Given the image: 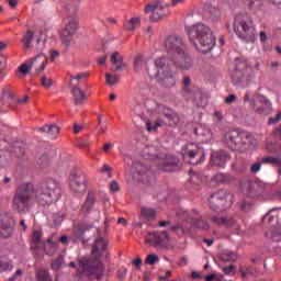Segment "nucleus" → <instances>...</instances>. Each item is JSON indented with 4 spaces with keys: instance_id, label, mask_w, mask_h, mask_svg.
Listing matches in <instances>:
<instances>
[{
    "instance_id": "nucleus-1",
    "label": "nucleus",
    "mask_w": 281,
    "mask_h": 281,
    "mask_svg": "<svg viewBox=\"0 0 281 281\" xmlns=\"http://www.w3.org/2000/svg\"><path fill=\"white\" fill-rule=\"evenodd\" d=\"M187 34L190 43L202 54L212 52L216 45V37L207 24L201 22L187 27Z\"/></svg>"
},
{
    "instance_id": "nucleus-2",
    "label": "nucleus",
    "mask_w": 281,
    "mask_h": 281,
    "mask_svg": "<svg viewBox=\"0 0 281 281\" xmlns=\"http://www.w3.org/2000/svg\"><path fill=\"white\" fill-rule=\"evenodd\" d=\"M147 74L150 78H156L158 85L166 89H172L177 85V80H179V75L170 70L166 57L156 59L155 65L151 68H147Z\"/></svg>"
},
{
    "instance_id": "nucleus-3",
    "label": "nucleus",
    "mask_w": 281,
    "mask_h": 281,
    "mask_svg": "<svg viewBox=\"0 0 281 281\" xmlns=\"http://www.w3.org/2000/svg\"><path fill=\"white\" fill-rule=\"evenodd\" d=\"M63 196V189L60 184L56 182L54 179H46L41 182L37 191L36 199L38 205L45 207V205H52V203H56Z\"/></svg>"
},
{
    "instance_id": "nucleus-4",
    "label": "nucleus",
    "mask_w": 281,
    "mask_h": 281,
    "mask_svg": "<svg viewBox=\"0 0 281 281\" xmlns=\"http://www.w3.org/2000/svg\"><path fill=\"white\" fill-rule=\"evenodd\" d=\"M233 27L238 38L245 43H256V26L247 15L243 13L235 15Z\"/></svg>"
},
{
    "instance_id": "nucleus-5",
    "label": "nucleus",
    "mask_w": 281,
    "mask_h": 281,
    "mask_svg": "<svg viewBox=\"0 0 281 281\" xmlns=\"http://www.w3.org/2000/svg\"><path fill=\"white\" fill-rule=\"evenodd\" d=\"M34 186L30 183L21 184L15 195L13 196L12 205L13 210L19 212V214H24L30 210V203L34 200Z\"/></svg>"
},
{
    "instance_id": "nucleus-6",
    "label": "nucleus",
    "mask_w": 281,
    "mask_h": 281,
    "mask_svg": "<svg viewBox=\"0 0 281 281\" xmlns=\"http://www.w3.org/2000/svg\"><path fill=\"white\" fill-rule=\"evenodd\" d=\"M254 80H256V72L247 67V64H238L236 69L232 76V82L237 89H247L254 85Z\"/></svg>"
},
{
    "instance_id": "nucleus-7",
    "label": "nucleus",
    "mask_w": 281,
    "mask_h": 281,
    "mask_svg": "<svg viewBox=\"0 0 281 281\" xmlns=\"http://www.w3.org/2000/svg\"><path fill=\"white\" fill-rule=\"evenodd\" d=\"M181 155L186 164L199 166L205 161V149L194 143L184 145L181 149Z\"/></svg>"
},
{
    "instance_id": "nucleus-8",
    "label": "nucleus",
    "mask_w": 281,
    "mask_h": 281,
    "mask_svg": "<svg viewBox=\"0 0 281 281\" xmlns=\"http://www.w3.org/2000/svg\"><path fill=\"white\" fill-rule=\"evenodd\" d=\"M169 8L170 5H168V3L165 2H159L157 0L149 2L146 7H145V12L146 14H150L149 15V21H161V19H165V16H168L169 14Z\"/></svg>"
},
{
    "instance_id": "nucleus-9",
    "label": "nucleus",
    "mask_w": 281,
    "mask_h": 281,
    "mask_svg": "<svg viewBox=\"0 0 281 281\" xmlns=\"http://www.w3.org/2000/svg\"><path fill=\"white\" fill-rule=\"evenodd\" d=\"M224 142L231 150H243V147L247 144V135L236 130H231L225 133Z\"/></svg>"
},
{
    "instance_id": "nucleus-10",
    "label": "nucleus",
    "mask_w": 281,
    "mask_h": 281,
    "mask_svg": "<svg viewBox=\"0 0 281 281\" xmlns=\"http://www.w3.org/2000/svg\"><path fill=\"white\" fill-rule=\"evenodd\" d=\"M177 124H179V114L168 110L167 112H164V119H158L155 122V125H153V123L147 122L146 126H147V131L150 133L151 131H157V128H159V126H170L171 128H175V126H177Z\"/></svg>"
},
{
    "instance_id": "nucleus-11",
    "label": "nucleus",
    "mask_w": 281,
    "mask_h": 281,
    "mask_svg": "<svg viewBox=\"0 0 281 281\" xmlns=\"http://www.w3.org/2000/svg\"><path fill=\"white\" fill-rule=\"evenodd\" d=\"M168 240H170V236L166 231L148 233L145 237V243L150 245V247H155V249L166 247L168 245Z\"/></svg>"
},
{
    "instance_id": "nucleus-12",
    "label": "nucleus",
    "mask_w": 281,
    "mask_h": 281,
    "mask_svg": "<svg viewBox=\"0 0 281 281\" xmlns=\"http://www.w3.org/2000/svg\"><path fill=\"white\" fill-rule=\"evenodd\" d=\"M92 258L93 260H100L101 258H109V240L102 236H98L94 239L92 246Z\"/></svg>"
},
{
    "instance_id": "nucleus-13",
    "label": "nucleus",
    "mask_w": 281,
    "mask_h": 281,
    "mask_svg": "<svg viewBox=\"0 0 281 281\" xmlns=\"http://www.w3.org/2000/svg\"><path fill=\"white\" fill-rule=\"evenodd\" d=\"M70 189L75 194H85L87 192V184L85 183V175L72 170L69 176Z\"/></svg>"
},
{
    "instance_id": "nucleus-14",
    "label": "nucleus",
    "mask_w": 281,
    "mask_h": 281,
    "mask_svg": "<svg viewBox=\"0 0 281 281\" xmlns=\"http://www.w3.org/2000/svg\"><path fill=\"white\" fill-rule=\"evenodd\" d=\"M182 218L189 223L190 227H196L198 229H210V224L199 216V212H182Z\"/></svg>"
},
{
    "instance_id": "nucleus-15",
    "label": "nucleus",
    "mask_w": 281,
    "mask_h": 281,
    "mask_svg": "<svg viewBox=\"0 0 281 281\" xmlns=\"http://www.w3.org/2000/svg\"><path fill=\"white\" fill-rule=\"evenodd\" d=\"M31 250L38 258L45 256V243L43 241V231H33L31 236Z\"/></svg>"
},
{
    "instance_id": "nucleus-16",
    "label": "nucleus",
    "mask_w": 281,
    "mask_h": 281,
    "mask_svg": "<svg viewBox=\"0 0 281 281\" xmlns=\"http://www.w3.org/2000/svg\"><path fill=\"white\" fill-rule=\"evenodd\" d=\"M228 196L229 192L227 190H220L213 193L209 199L210 209L213 212H218V210L225 205Z\"/></svg>"
},
{
    "instance_id": "nucleus-17",
    "label": "nucleus",
    "mask_w": 281,
    "mask_h": 281,
    "mask_svg": "<svg viewBox=\"0 0 281 281\" xmlns=\"http://www.w3.org/2000/svg\"><path fill=\"white\" fill-rule=\"evenodd\" d=\"M170 58L173 65L179 69H192V65H194L192 58L188 56L186 48L178 52L177 54H173Z\"/></svg>"
},
{
    "instance_id": "nucleus-18",
    "label": "nucleus",
    "mask_w": 281,
    "mask_h": 281,
    "mask_svg": "<svg viewBox=\"0 0 281 281\" xmlns=\"http://www.w3.org/2000/svg\"><path fill=\"white\" fill-rule=\"evenodd\" d=\"M14 233V217L10 214H4L0 218V237L10 238Z\"/></svg>"
},
{
    "instance_id": "nucleus-19",
    "label": "nucleus",
    "mask_w": 281,
    "mask_h": 281,
    "mask_svg": "<svg viewBox=\"0 0 281 281\" xmlns=\"http://www.w3.org/2000/svg\"><path fill=\"white\" fill-rule=\"evenodd\" d=\"M133 179L138 183H148V177H150V170L145 167L144 164L136 161L133 164Z\"/></svg>"
},
{
    "instance_id": "nucleus-20",
    "label": "nucleus",
    "mask_w": 281,
    "mask_h": 281,
    "mask_svg": "<svg viewBox=\"0 0 281 281\" xmlns=\"http://www.w3.org/2000/svg\"><path fill=\"white\" fill-rule=\"evenodd\" d=\"M165 46L167 49V53L169 54V58L171 56H175L178 52H182V49H186V46L183 45V40L177 35H171L167 38L165 42Z\"/></svg>"
},
{
    "instance_id": "nucleus-21",
    "label": "nucleus",
    "mask_w": 281,
    "mask_h": 281,
    "mask_svg": "<svg viewBox=\"0 0 281 281\" xmlns=\"http://www.w3.org/2000/svg\"><path fill=\"white\" fill-rule=\"evenodd\" d=\"M232 159V156L227 151H213L211 154V166H216L217 168H225V164Z\"/></svg>"
},
{
    "instance_id": "nucleus-22",
    "label": "nucleus",
    "mask_w": 281,
    "mask_h": 281,
    "mask_svg": "<svg viewBox=\"0 0 281 281\" xmlns=\"http://www.w3.org/2000/svg\"><path fill=\"white\" fill-rule=\"evenodd\" d=\"M211 221L215 225H224V227H227L228 229H234L235 232H238V229H240V225H238V222H236L234 217H221L215 215L211 217Z\"/></svg>"
},
{
    "instance_id": "nucleus-23",
    "label": "nucleus",
    "mask_w": 281,
    "mask_h": 281,
    "mask_svg": "<svg viewBox=\"0 0 281 281\" xmlns=\"http://www.w3.org/2000/svg\"><path fill=\"white\" fill-rule=\"evenodd\" d=\"M45 67H47V56H45V54H40L35 56L30 65V69H34V76L43 74V71H45Z\"/></svg>"
},
{
    "instance_id": "nucleus-24",
    "label": "nucleus",
    "mask_w": 281,
    "mask_h": 281,
    "mask_svg": "<svg viewBox=\"0 0 281 281\" xmlns=\"http://www.w3.org/2000/svg\"><path fill=\"white\" fill-rule=\"evenodd\" d=\"M76 30H78V21L72 20L66 24L61 32V41L65 45H69V43H71V36L76 34Z\"/></svg>"
},
{
    "instance_id": "nucleus-25",
    "label": "nucleus",
    "mask_w": 281,
    "mask_h": 281,
    "mask_svg": "<svg viewBox=\"0 0 281 281\" xmlns=\"http://www.w3.org/2000/svg\"><path fill=\"white\" fill-rule=\"evenodd\" d=\"M87 232H89V226H87V224H78L72 231V240L75 243H80V240H85V234H87Z\"/></svg>"
},
{
    "instance_id": "nucleus-26",
    "label": "nucleus",
    "mask_w": 281,
    "mask_h": 281,
    "mask_svg": "<svg viewBox=\"0 0 281 281\" xmlns=\"http://www.w3.org/2000/svg\"><path fill=\"white\" fill-rule=\"evenodd\" d=\"M81 83L71 86V94L74 95L75 104H85V100H87V93L80 89Z\"/></svg>"
},
{
    "instance_id": "nucleus-27",
    "label": "nucleus",
    "mask_w": 281,
    "mask_h": 281,
    "mask_svg": "<svg viewBox=\"0 0 281 281\" xmlns=\"http://www.w3.org/2000/svg\"><path fill=\"white\" fill-rule=\"evenodd\" d=\"M93 205H95V193L93 191L88 192L86 201L81 206V212L83 214H89L91 210H93Z\"/></svg>"
},
{
    "instance_id": "nucleus-28",
    "label": "nucleus",
    "mask_w": 281,
    "mask_h": 281,
    "mask_svg": "<svg viewBox=\"0 0 281 281\" xmlns=\"http://www.w3.org/2000/svg\"><path fill=\"white\" fill-rule=\"evenodd\" d=\"M111 63L113 64L112 71H122L126 65H124V57L115 52L111 56Z\"/></svg>"
},
{
    "instance_id": "nucleus-29",
    "label": "nucleus",
    "mask_w": 281,
    "mask_h": 281,
    "mask_svg": "<svg viewBox=\"0 0 281 281\" xmlns=\"http://www.w3.org/2000/svg\"><path fill=\"white\" fill-rule=\"evenodd\" d=\"M42 133H45L49 139H56L58 137V133H60V127L53 125V124H46L43 127L40 128Z\"/></svg>"
},
{
    "instance_id": "nucleus-30",
    "label": "nucleus",
    "mask_w": 281,
    "mask_h": 281,
    "mask_svg": "<svg viewBox=\"0 0 281 281\" xmlns=\"http://www.w3.org/2000/svg\"><path fill=\"white\" fill-rule=\"evenodd\" d=\"M164 172H175L179 168V159L168 157L167 160L160 166Z\"/></svg>"
},
{
    "instance_id": "nucleus-31",
    "label": "nucleus",
    "mask_w": 281,
    "mask_h": 281,
    "mask_svg": "<svg viewBox=\"0 0 281 281\" xmlns=\"http://www.w3.org/2000/svg\"><path fill=\"white\" fill-rule=\"evenodd\" d=\"M155 218H157V211L155 209L146 206L140 209V221H143V223L155 221Z\"/></svg>"
},
{
    "instance_id": "nucleus-32",
    "label": "nucleus",
    "mask_w": 281,
    "mask_h": 281,
    "mask_svg": "<svg viewBox=\"0 0 281 281\" xmlns=\"http://www.w3.org/2000/svg\"><path fill=\"white\" fill-rule=\"evenodd\" d=\"M157 147L153 145L145 146V148L142 151V156L144 157V159H157Z\"/></svg>"
},
{
    "instance_id": "nucleus-33",
    "label": "nucleus",
    "mask_w": 281,
    "mask_h": 281,
    "mask_svg": "<svg viewBox=\"0 0 281 281\" xmlns=\"http://www.w3.org/2000/svg\"><path fill=\"white\" fill-rule=\"evenodd\" d=\"M220 258L223 262H236V260H238V255H236V252H232V250H224Z\"/></svg>"
},
{
    "instance_id": "nucleus-34",
    "label": "nucleus",
    "mask_w": 281,
    "mask_h": 281,
    "mask_svg": "<svg viewBox=\"0 0 281 281\" xmlns=\"http://www.w3.org/2000/svg\"><path fill=\"white\" fill-rule=\"evenodd\" d=\"M32 41H34V32L29 30L26 34L23 35L21 43L26 49H30V47H32Z\"/></svg>"
},
{
    "instance_id": "nucleus-35",
    "label": "nucleus",
    "mask_w": 281,
    "mask_h": 281,
    "mask_svg": "<svg viewBox=\"0 0 281 281\" xmlns=\"http://www.w3.org/2000/svg\"><path fill=\"white\" fill-rule=\"evenodd\" d=\"M257 102H259V111H267L271 109V101L265 95H257Z\"/></svg>"
},
{
    "instance_id": "nucleus-36",
    "label": "nucleus",
    "mask_w": 281,
    "mask_h": 281,
    "mask_svg": "<svg viewBox=\"0 0 281 281\" xmlns=\"http://www.w3.org/2000/svg\"><path fill=\"white\" fill-rule=\"evenodd\" d=\"M140 23L142 20H139V18H132L124 24V29L127 30V32H133L135 27H139Z\"/></svg>"
},
{
    "instance_id": "nucleus-37",
    "label": "nucleus",
    "mask_w": 281,
    "mask_h": 281,
    "mask_svg": "<svg viewBox=\"0 0 281 281\" xmlns=\"http://www.w3.org/2000/svg\"><path fill=\"white\" fill-rule=\"evenodd\" d=\"M104 263L98 259L97 265L94 266L93 273L97 276V279L100 280L104 278Z\"/></svg>"
},
{
    "instance_id": "nucleus-38",
    "label": "nucleus",
    "mask_w": 281,
    "mask_h": 281,
    "mask_svg": "<svg viewBox=\"0 0 281 281\" xmlns=\"http://www.w3.org/2000/svg\"><path fill=\"white\" fill-rule=\"evenodd\" d=\"M171 232H175L178 236H186V234H190L189 226L176 225L170 228Z\"/></svg>"
},
{
    "instance_id": "nucleus-39",
    "label": "nucleus",
    "mask_w": 281,
    "mask_h": 281,
    "mask_svg": "<svg viewBox=\"0 0 281 281\" xmlns=\"http://www.w3.org/2000/svg\"><path fill=\"white\" fill-rule=\"evenodd\" d=\"M261 164H270V166H281V158L280 157H274V156H269V157H263L261 159Z\"/></svg>"
},
{
    "instance_id": "nucleus-40",
    "label": "nucleus",
    "mask_w": 281,
    "mask_h": 281,
    "mask_svg": "<svg viewBox=\"0 0 281 281\" xmlns=\"http://www.w3.org/2000/svg\"><path fill=\"white\" fill-rule=\"evenodd\" d=\"M243 3L255 10H260L262 8V0H243Z\"/></svg>"
},
{
    "instance_id": "nucleus-41",
    "label": "nucleus",
    "mask_w": 281,
    "mask_h": 281,
    "mask_svg": "<svg viewBox=\"0 0 281 281\" xmlns=\"http://www.w3.org/2000/svg\"><path fill=\"white\" fill-rule=\"evenodd\" d=\"M279 207H274L272 210H270L265 216H263V221H269V223H278V215H273L274 212H278Z\"/></svg>"
},
{
    "instance_id": "nucleus-42",
    "label": "nucleus",
    "mask_w": 281,
    "mask_h": 281,
    "mask_svg": "<svg viewBox=\"0 0 281 281\" xmlns=\"http://www.w3.org/2000/svg\"><path fill=\"white\" fill-rule=\"evenodd\" d=\"M214 181H216V183H229V181H232V179L229 178V175L227 173H216L213 177Z\"/></svg>"
},
{
    "instance_id": "nucleus-43",
    "label": "nucleus",
    "mask_w": 281,
    "mask_h": 281,
    "mask_svg": "<svg viewBox=\"0 0 281 281\" xmlns=\"http://www.w3.org/2000/svg\"><path fill=\"white\" fill-rule=\"evenodd\" d=\"M36 276L38 281H52V277L49 276V272L45 269H40L36 272Z\"/></svg>"
},
{
    "instance_id": "nucleus-44",
    "label": "nucleus",
    "mask_w": 281,
    "mask_h": 281,
    "mask_svg": "<svg viewBox=\"0 0 281 281\" xmlns=\"http://www.w3.org/2000/svg\"><path fill=\"white\" fill-rule=\"evenodd\" d=\"M14 269V266H12V261L8 259H1L0 260V271H12Z\"/></svg>"
},
{
    "instance_id": "nucleus-45",
    "label": "nucleus",
    "mask_w": 281,
    "mask_h": 281,
    "mask_svg": "<svg viewBox=\"0 0 281 281\" xmlns=\"http://www.w3.org/2000/svg\"><path fill=\"white\" fill-rule=\"evenodd\" d=\"M240 274L243 276V278H247V276H254L256 273V268L254 267H244L240 268Z\"/></svg>"
},
{
    "instance_id": "nucleus-46",
    "label": "nucleus",
    "mask_w": 281,
    "mask_h": 281,
    "mask_svg": "<svg viewBox=\"0 0 281 281\" xmlns=\"http://www.w3.org/2000/svg\"><path fill=\"white\" fill-rule=\"evenodd\" d=\"M195 104L196 106H206L207 105V99H205V97H203V94L201 93H196L195 94Z\"/></svg>"
},
{
    "instance_id": "nucleus-47",
    "label": "nucleus",
    "mask_w": 281,
    "mask_h": 281,
    "mask_svg": "<svg viewBox=\"0 0 281 281\" xmlns=\"http://www.w3.org/2000/svg\"><path fill=\"white\" fill-rule=\"evenodd\" d=\"M105 80H106L108 85L113 87V85H117V82H120V77L113 76L111 74H105Z\"/></svg>"
},
{
    "instance_id": "nucleus-48",
    "label": "nucleus",
    "mask_w": 281,
    "mask_h": 281,
    "mask_svg": "<svg viewBox=\"0 0 281 281\" xmlns=\"http://www.w3.org/2000/svg\"><path fill=\"white\" fill-rule=\"evenodd\" d=\"M241 164V166H240ZM235 168L237 169V172H245V170H247V166H249V162L245 161L243 164V161H240V159H237L234 164Z\"/></svg>"
},
{
    "instance_id": "nucleus-49",
    "label": "nucleus",
    "mask_w": 281,
    "mask_h": 281,
    "mask_svg": "<svg viewBox=\"0 0 281 281\" xmlns=\"http://www.w3.org/2000/svg\"><path fill=\"white\" fill-rule=\"evenodd\" d=\"M203 181H204V178L201 176V173L191 175V183H194L195 186H201Z\"/></svg>"
},
{
    "instance_id": "nucleus-50",
    "label": "nucleus",
    "mask_w": 281,
    "mask_h": 281,
    "mask_svg": "<svg viewBox=\"0 0 281 281\" xmlns=\"http://www.w3.org/2000/svg\"><path fill=\"white\" fill-rule=\"evenodd\" d=\"M78 271H80V273H85V271H89V261L81 259L78 262Z\"/></svg>"
},
{
    "instance_id": "nucleus-51",
    "label": "nucleus",
    "mask_w": 281,
    "mask_h": 281,
    "mask_svg": "<svg viewBox=\"0 0 281 281\" xmlns=\"http://www.w3.org/2000/svg\"><path fill=\"white\" fill-rule=\"evenodd\" d=\"M156 262H159V256L150 254L146 257L145 265H156Z\"/></svg>"
},
{
    "instance_id": "nucleus-52",
    "label": "nucleus",
    "mask_w": 281,
    "mask_h": 281,
    "mask_svg": "<svg viewBox=\"0 0 281 281\" xmlns=\"http://www.w3.org/2000/svg\"><path fill=\"white\" fill-rule=\"evenodd\" d=\"M41 85L44 87V89H49V87L54 85V80L47 77H42Z\"/></svg>"
},
{
    "instance_id": "nucleus-53",
    "label": "nucleus",
    "mask_w": 281,
    "mask_h": 281,
    "mask_svg": "<svg viewBox=\"0 0 281 281\" xmlns=\"http://www.w3.org/2000/svg\"><path fill=\"white\" fill-rule=\"evenodd\" d=\"M262 164H265L262 162V160L259 162L252 164L250 167V172H252V175H256V172H260V168H262Z\"/></svg>"
},
{
    "instance_id": "nucleus-54",
    "label": "nucleus",
    "mask_w": 281,
    "mask_h": 281,
    "mask_svg": "<svg viewBox=\"0 0 281 281\" xmlns=\"http://www.w3.org/2000/svg\"><path fill=\"white\" fill-rule=\"evenodd\" d=\"M58 243L53 244L52 248H45L44 254L46 252V256H54L56 251H58Z\"/></svg>"
},
{
    "instance_id": "nucleus-55",
    "label": "nucleus",
    "mask_w": 281,
    "mask_h": 281,
    "mask_svg": "<svg viewBox=\"0 0 281 281\" xmlns=\"http://www.w3.org/2000/svg\"><path fill=\"white\" fill-rule=\"evenodd\" d=\"M78 4H79L78 0H74L72 4L68 5L69 12H71L72 14H76V12H78Z\"/></svg>"
},
{
    "instance_id": "nucleus-56",
    "label": "nucleus",
    "mask_w": 281,
    "mask_h": 281,
    "mask_svg": "<svg viewBox=\"0 0 281 281\" xmlns=\"http://www.w3.org/2000/svg\"><path fill=\"white\" fill-rule=\"evenodd\" d=\"M128 273V270L124 267H122L117 272V279L124 280L126 278V274Z\"/></svg>"
},
{
    "instance_id": "nucleus-57",
    "label": "nucleus",
    "mask_w": 281,
    "mask_h": 281,
    "mask_svg": "<svg viewBox=\"0 0 281 281\" xmlns=\"http://www.w3.org/2000/svg\"><path fill=\"white\" fill-rule=\"evenodd\" d=\"M60 267H63V262L60 261V259H55L52 261V269H54V271H58Z\"/></svg>"
},
{
    "instance_id": "nucleus-58",
    "label": "nucleus",
    "mask_w": 281,
    "mask_h": 281,
    "mask_svg": "<svg viewBox=\"0 0 281 281\" xmlns=\"http://www.w3.org/2000/svg\"><path fill=\"white\" fill-rule=\"evenodd\" d=\"M182 82H183V86H184V91H187V93H190V85L192 82L190 77H184Z\"/></svg>"
},
{
    "instance_id": "nucleus-59",
    "label": "nucleus",
    "mask_w": 281,
    "mask_h": 281,
    "mask_svg": "<svg viewBox=\"0 0 281 281\" xmlns=\"http://www.w3.org/2000/svg\"><path fill=\"white\" fill-rule=\"evenodd\" d=\"M281 120V111L277 113L274 117H270L268 124H278Z\"/></svg>"
},
{
    "instance_id": "nucleus-60",
    "label": "nucleus",
    "mask_w": 281,
    "mask_h": 281,
    "mask_svg": "<svg viewBox=\"0 0 281 281\" xmlns=\"http://www.w3.org/2000/svg\"><path fill=\"white\" fill-rule=\"evenodd\" d=\"M195 135H202V137H205V135H210L209 131H204L202 126L196 127L194 130Z\"/></svg>"
},
{
    "instance_id": "nucleus-61",
    "label": "nucleus",
    "mask_w": 281,
    "mask_h": 281,
    "mask_svg": "<svg viewBox=\"0 0 281 281\" xmlns=\"http://www.w3.org/2000/svg\"><path fill=\"white\" fill-rule=\"evenodd\" d=\"M85 78H89V74L88 72H83L77 76L71 77L70 82L72 80H85Z\"/></svg>"
},
{
    "instance_id": "nucleus-62",
    "label": "nucleus",
    "mask_w": 281,
    "mask_h": 281,
    "mask_svg": "<svg viewBox=\"0 0 281 281\" xmlns=\"http://www.w3.org/2000/svg\"><path fill=\"white\" fill-rule=\"evenodd\" d=\"M110 190H112V192H120V184L117 183V181L113 180L110 183Z\"/></svg>"
},
{
    "instance_id": "nucleus-63",
    "label": "nucleus",
    "mask_w": 281,
    "mask_h": 281,
    "mask_svg": "<svg viewBox=\"0 0 281 281\" xmlns=\"http://www.w3.org/2000/svg\"><path fill=\"white\" fill-rule=\"evenodd\" d=\"M31 70L27 64H22L19 68V71L23 74V76H27V71Z\"/></svg>"
},
{
    "instance_id": "nucleus-64",
    "label": "nucleus",
    "mask_w": 281,
    "mask_h": 281,
    "mask_svg": "<svg viewBox=\"0 0 281 281\" xmlns=\"http://www.w3.org/2000/svg\"><path fill=\"white\" fill-rule=\"evenodd\" d=\"M223 271H224V273L229 274V273H232V271H236V267L231 265V266L224 267Z\"/></svg>"
}]
</instances>
